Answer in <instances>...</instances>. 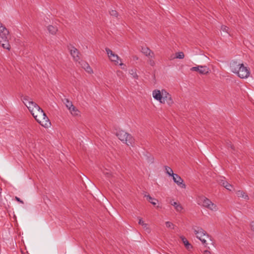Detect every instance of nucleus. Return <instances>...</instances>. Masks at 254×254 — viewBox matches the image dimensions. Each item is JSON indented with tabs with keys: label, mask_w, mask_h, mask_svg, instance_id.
I'll use <instances>...</instances> for the list:
<instances>
[{
	"label": "nucleus",
	"mask_w": 254,
	"mask_h": 254,
	"mask_svg": "<svg viewBox=\"0 0 254 254\" xmlns=\"http://www.w3.org/2000/svg\"><path fill=\"white\" fill-rule=\"evenodd\" d=\"M0 44H1V46L5 49H8V50H9L10 49V46L9 45V44H8L7 43V39L6 40V42H2V43H0Z\"/></svg>",
	"instance_id": "bb28decb"
},
{
	"label": "nucleus",
	"mask_w": 254,
	"mask_h": 254,
	"mask_svg": "<svg viewBox=\"0 0 254 254\" xmlns=\"http://www.w3.org/2000/svg\"><path fill=\"white\" fill-rule=\"evenodd\" d=\"M110 13L112 16H114L115 17H117L118 16V13L115 10H111L110 11Z\"/></svg>",
	"instance_id": "7c9ffc66"
},
{
	"label": "nucleus",
	"mask_w": 254,
	"mask_h": 254,
	"mask_svg": "<svg viewBox=\"0 0 254 254\" xmlns=\"http://www.w3.org/2000/svg\"><path fill=\"white\" fill-rule=\"evenodd\" d=\"M133 59L137 60H138V57H136V56H134L133 57Z\"/></svg>",
	"instance_id": "4c0bfd02"
},
{
	"label": "nucleus",
	"mask_w": 254,
	"mask_h": 254,
	"mask_svg": "<svg viewBox=\"0 0 254 254\" xmlns=\"http://www.w3.org/2000/svg\"><path fill=\"white\" fill-rule=\"evenodd\" d=\"M129 73L130 75L132 76V77L134 78H137L138 76L137 75L136 70L134 69H131L129 70Z\"/></svg>",
	"instance_id": "b1692460"
},
{
	"label": "nucleus",
	"mask_w": 254,
	"mask_h": 254,
	"mask_svg": "<svg viewBox=\"0 0 254 254\" xmlns=\"http://www.w3.org/2000/svg\"><path fill=\"white\" fill-rule=\"evenodd\" d=\"M193 232L198 238L205 247L207 246L206 239H209V236L202 228L200 227H193Z\"/></svg>",
	"instance_id": "20e7f679"
},
{
	"label": "nucleus",
	"mask_w": 254,
	"mask_h": 254,
	"mask_svg": "<svg viewBox=\"0 0 254 254\" xmlns=\"http://www.w3.org/2000/svg\"><path fill=\"white\" fill-rule=\"evenodd\" d=\"M230 146L231 147V148H232V149L233 148V146L231 145V144H230Z\"/></svg>",
	"instance_id": "ea45409f"
},
{
	"label": "nucleus",
	"mask_w": 254,
	"mask_h": 254,
	"mask_svg": "<svg viewBox=\"0 0 254 254\" xmlns=\"http://www.w3.org/2000/svg\"><path fill=\"white\" fill-rule=\"evenodd\" d=\"M48 30L49 31V32L50 33H51L52 34H56V33L57 32V31L58 30L57 27H54V26H52V25H49L48 27Z\"/></svg>",
	"instance_id": "6ab92c4d"
},
{
	"label": "nucleus",
	"mask_w": 254,
	"mask_h": 254,
	"mask_svg": "<svg viewBox=\"0 0 254 254\" xmlns=\"http://www.w3.org/2000/svg\"><path fill=\"white\" fill-rule=\"evenodd\" d=\"M162 90H154L152 92V96L156 100L159 101L160 103L162 102Z\"/></svg>",
	"instance_id": "f8f14e48"
},
{
	"label": "nucleus",
	"mask_w": 254,
	"mask_h": 254,
	"mask_svg": "<svg viewBox=\"0 0 254 254\" xmlns=\"http://www.w3.org/2000/svg\"><path fill=\"white\" fill-rule=\"evenodd\" d=\"M236 194L239 197H241L245 200H248L249 199V197L248 194L243 190H238L236 191Z\"/></svg>",
	"instance_id": "dca6fc26"
},
{
	"label": "nucleus",
	"mask_w": 254,
	"mask_h": 254,
	"mask_svg": "<svg viewBox=\"0 0 254 254\" xmlns=\"http://www.w3.org/2000/svg\"><path fill=\"white\" fill-rule=\"evenodd\" d=\"M104 173L105 174V175H107L108 177H109L111 175L110 173L107 171H104Z\"/></svg>",
	"instance_id": "e433bc0d"
},
{
	"label": "nucleus",
	"mask_w": 254,
	"mask_h": 254,
	"mask_svg": "<svg viewBox=\"0 0 254 254\" xmlns=\"http://www.w3.org/2000/svg\"><path fill=\"white\" fill-rule=\"evenodd\" d=\"M105 50L107 52V54L110 60L113 62H115L116 64H119L118 61L120 60L121 61V60L120 59L119 57L114 54L112 50H111L110 49L106 48L105 49Z\"/></svg>",
	"instance_id": "1a4fd4ad"
},
{
	"label": "nucleus",
	"mask_w": 254,
	"mask_h": 254,
	"mask_svg": "<svg viewBox=\"0 0 254 254\" xmlns=\"http://www.w3.org/2000/svg\"><path fill=\"white\" fill-rule=\"evenodd\" d=\"M182 242H183L186 248L188 251H190L192 249V246L186 238L184 236L180 237Z\"/></svg>",
	"instance_id": "2eb2a0df"
},
{
	"label": "nucleus",
	"mask_w": 254,
	"mask_h": 254,
	"mask_svg": "<svg viewBox=\"0 0 254 254\" xmlns=\"http://www.w3.org/2000/svg\"><path fill=\"white\" fill-rule=\"evenodd\" d=\"M171 204L175 207L177 211L180 212L183 209L182 206L177 202H173Z\"/></svg>",
	"instance_id": "aec40b11"
},
{
	"label": "nucleus",
	"mask_w": 254,
	"mask_h": 254,
	"mask_svg": "<svg viewBox=\"0 0 254 254\" xmlns=\"http://www.w3.org/2000/svg\"><path fill=\"white\" fill-rule=\"evenodd\" d=\"M64 102L68 110L71 108V107L73 106L72 102L69 101L67 99H65L64 100Z\"/></svg>",
	"instance_id": "4be33fe9"
},
{
	"label": "nucleus",
	"mask_w": 254,
	"mask_h": 254,
	"mask_svg": "<svg viewBox=\"0 0 254 254\" xmlns=\"http://www.w3.org/2000/svg\"><path fill=\"white\" fill-rule=\"evenodd\" d=\"M230 68L232 72L236 74L241 78H247L250 74L249 68L245 66L243 63L237 61L231 62Z\"/></svg>",
	"instance_id": "f03ea898"
},
{
	"label": "nucleus",
	"mask_w": 254,
	"mask_h": 254,
	"mask_svg": "<svg viewBox=\"0 0 254 254\" xmlns=\"http://www.w3.org/2000/svg\"><path fill=\"white\" fill-rule=\"evenodd\" d=\"M68 49L70 51V53L72 57L73 60L75 62H79L80 57L79 52L76 48L74 47L71 46L68 47Z\"/></svg>",
	"instance_id": "9d476101"
},
{
	"label": "nucleus",
	"mask_w": 254,
	"mask_h": 254,
	"mask_svg": "<svg viewBox=\"0 0 254 254\" xmlns=\"http://www.w3.org/2000/svg\"><path fill=\"white\" fill-rule=\"evenodd\" d=\"M190 70L197 71L201 74H206L209 72V69L205 65H197L196 66L191 67L190 68Z\"/></svg>",
	"instance_id": "6e6552de"
},
{
	"label": "nucleus",
	"mask_w": 254,
	"mask_h": 254,
	"mask_svg": "<svg viewBox=\"0 0 254 254\" xmlns=\"http://www.w3.org/2000/svg\"><path fill=\"white\" fill-rule=\"evenodd\" d=\"M117 136L122 141L125 142L127 145H131L133 141L132 136L129 134L124 130H121L117 132Z\"/></svg>",
	"instance_id": "39448f33"
},
{
	"label": "nucleus",
	"mask_w": 254,
	"mask_h": 254,
	"mask_svg": "<svg viewBox=\"0 0 254 254\" xmlns=\"http://www.w3.org/2000/svg\"><path fill=\"white\" fill-rule=\"evenodd\" d=\"M142 227H143V229H145L147 231V232L149 233L150 232V229L149 227V226H148L147 224L144 223Z\"/></svg>",
	"instance_id": "c756f323"
},
{
	"label": "nucleus",
	"mask_w": 254,
	"mask_h": 254,
	"mask_svg": "<svg viewBox=\"0 0 254 254\" xmlns=\"http://www.w3.org/2000/svg\"><path fill=\"white\" fill-rule=\"evenodd\" d=\"M15 199L16 200H17L18 202H20V203H22V204H23V203H24L23 201L22 200H21V199H20L19 197H18L17 196H15Z\"/></svg>",
	"instance_id": "473e14b6"
},
{
	"label": "nucleus",
	"mask_w": 254,
	"mask_h": 254,
	"mask_svg": "<svg viewBox=\"0 0 254 254\" xmlns=\"http://www.w3.org/2000/svg\"><path fill=\"white\" fill-rule=\"evenodd\" d=\"M21 100L33 117L41 126L48 127L51 123L43 110L28 96H22Z\"/></svg>",
	"instance_id": "f257e3e1"
},
{
	"label": "nucleus",
	"mask_w": 254,
	"mask_h": 254,
	"mask_svg": "<svg viewBox=\"0 0 254 254\" xmlns=\"http://www.w3.org/2000/svg\"><path fill=\"white\" fill-rule=\"evenodd\" d=\"M70 113L73 116H77L78 115L79 111L77 110V109H76V108L73 106L71 108L69 109Z\"/></svg>",
	"instance_id": "412c9836"
},
{
	"label": "nucleus",
	"mask_w": 254,
	"mask_h": 254,
	"mask_svg": "<svg viewBox=\"0 0 254 254\" xmlns=\"http://www.w3.org/2000/svg\"><path fill=\"white\" fill-rule=\"evenodd\" d=\"M162 96H163V97L161 103H166L169 106H171L173 104L174 101L171 95L166 90L162 89Z\"/></svg>",
	"instance_id": "423d86ee"
},
{
	"label": "nucleus",
	"mask_w": 254,
	"mask_h": 254,
	"mask_svg": "<svg viewBox=\"0 0 254 254\" xmlns=\"http://www.w3.org/2000/svg\"><path fill=\"white\" fill-rule=\"evenodd\" d=\"M224 187H225L227 190H231L233 188V186L228 183Z\"/></svg>",
	"instance_id": "2f4dec72"
},
{
	"label": "nucleus",
	"mask_w": 254,
	"mask_h": 254,
	"mask_svg": "<svg viewBox=\"0 0 254 254\" xmlns=\"http://www.w3.org/2000/svg\"><path fill=\"white\" fill-rule=\"evenodd\" d=\"M145 223L144 222V221L142 220V219L141 218H139V221H138V224L139 225H141L142 226H143V225Z\"/></svg>",
	"instance_id": "72a5a7b5"
},
{
	"label": "nucleus",
	"mask_w": 254,
	"mask_h": 254,
	"mask_svg": "<svg viewBox=\"0 0 254 254\" xmlns=\"http://www.w3.org/2000/svg\"><path fill=\"white\" fill-rule=\"evenodd\" d=\"M120 65H124V64L122 63H120Z\"/></svg>",
	"instance_id": "58836bf2"
},
{
	"label": "nucleus",
	"mask_w": 254,
	"mask_h": 254,
	"mask_svg": "<svg viewBox=\"0 0 254 254\" xmlns=\"http://www.w3.org/2000/svg\"><path fill=\"white\" fill-rule=\"evenodd\" d=\"M221 30L227 34L230 35L229 28L225 25H222L221 28Z\"/></svg>",
	"instance_id": "a878e982"
},
{
	"label": "nucleus",
	"mask_w": 254,
	"mask_h": 254,
	"mask_svg": "<svg viewBox=\"0 0 254 254\" xmlns=\"http://www.w3.org/2000/svg\"><path fill=\"white\" fill-rule=\"evenodd\" d=\"M166 173L167 174H168L169 176H172L175 174L173 173V171L172 169L168 167V166H165Z\"/></svg>",
	"instance_id": "5701e85b"
},
{
	"label": "nucleus",
	"mask_w": 254,
	"mask_h": 254,
	"mask_svg": "<svg viewBox=\"0 0 254 254\" xmlns=\"http://www.w3.org/2000/svg\"><path fill=\"white\" fill-rule=\"evenodd\" d=\"M165 224H166V226L167 227L171 228L173 229L174 228V225L172 223L167 221V222H166Z\"/></svg>",
	"instance_id": "cd10ccee"
},
{
	"label": "nucleus",
	"mask_w": 254,
	"mask_h": 254,
	"mask_svg": "<svg viewBox=\"0 0 254 254\" xmlns=\"http://www.w3.org/2000/svg\"><path fill=\"white\" fill-rule=\"evenodd\" d=\"M174 182L182 188H186V185L183 183V180L178 174H175L172 176Z\"/></svg>",
	"instance_id": "9b49d317"
},
{
	"label": "nucleus",
	"mask_w": 254,
	"mask_h": 254,
	"mask_svg": "<svg viewBox=\"0 0 254 254\" xmlns=\"http://www.w3.org/2000/svg\"><path fill=\"white\" fill-rule=\"evenodd\" d=\"M203 254H211V252L208 250H205L203 252Z\"/></svg>",
	"instance_id": "c9c22d12"
},
{
	"label": "nucleus",
	"mask_w": 254,
	"mask_h": 254,
	"mask_svg": "<svg viewBox=\"0 0 254 254\" xmlns=\"http://www.w3.org/2000/svg\"><path fill=\"white\" fill-rule=\"evenodd\" d=\"M197 203L213 211H216L218 209L215 204L213 203L210 199L203 196H199L198 198Z\"/></svg>",
	"instance_id": "7ed1b4c3"
},
{
	"label": "nucleus",
	"mask_w": 254,
	"mask_h": 254,
	"mask_svg": "<svg viewBox=\"0 0 254 254\" xmlns=\"http://www.w3.org/2000/svg\"><path fill=\"white\" fill-rule=\"evenodd\" d=\"M141 52L146 56H148L151 58H154L155 55L154 53L147 47H142Z\"/></svg>",
	"instance_id": "ddd939ff"
},
{
	"label": "nucleus",
	"mask_w": 254,
	"mask_h": 254,
	"mask_svg": "<svg viewBox=\"0 0 254 254\" xmlns=\"http://www.w3.org/2000/svg\"><path fill=\"white\" fill-rule=\"evenodd\" d=\"M153 59V58H150V59L148 60V64L152 66H154L155 65V62Z\"/></svg>",
	"instance_id": "c85d7f7f"
},
{
	"label": "nucleus",
	"mask_w": 254,
	"mask_h": 254,
	"mask_svg": "<svg viewBox=\"0 0 254 254\" xmlns=\"http://www.w3.org/2000/svg\"><path fill=\"white\" fill-rule=\"evenodd\" d=\"M250 225H251V229L254 232V222H252L251 223Z\"/></svg>",
	"instance_id": "f704fd0d"
},
{
	"label": "nucleus",
	"mask_w": 254,
	"mask_h": 254,
	"mask_svg": "<svg viewBox=\"0 0 254 254\" xmlns=\"http://www.w3.org/2000/svg\"><path fill=\"white\" fill-rule=\"evenodd\" d=\"M9 34L8 30L0 22V43L6 42Z\"/></svg>",
	"instance_id": "0eeeda50"
},
{
	"label": "nucleus",
	"mask_w": 254,
	"mask_h": 254,
	"mask_svg": "<svg viewBox=\"0 0 254 254\" xmlns=\"http://www.w3.org/2000/svg\"><path fill=\"white\" fill-rule=\"evenodd\" d=\"M80 64L81 66L89 73H93V70L89 64L85 62H82Z\"/></svg>",
	"instance_id": "4468645a"
},
{
	"label": "nucleus",
	"mask_w": 254,
	"mask_h": 254,
	"mask_svg": "<svg viewBox=\"0 0 254 254\" xmlns=\"http://www.w3.org/2000/svg\"><path fill=\"white\" fill-rule=\"evenodd\" d=\"M185 57V55L183 52H180L176 54L175 58L177 59H182Z\"/></svg>",
	"instance_id": "393cba45"
},
{
	"label": "nucleus",
	"mask_w": 254,
	"mask_h": 254,
	"mask_svg": "<svg viewBox=\"0 0 254 254\" xmlns=\"http://www.w3.org/2000/svg\"><path fill=\"white\" fill-rule=\"evenodd\" d=\"M217 182L223 187H224L228 183V182L225 180V178L222 176H220L218 178Z\"/></svg>",
	"instance_id": "f3484780"
},
{
	"label": "nucleus",
	"mask_w": 254,
	"mask_h": 254,
	"mask_svg": "<svg viewBox=\"0 0 254 254\" xmlns=\"http://www.w3.org/2000/svg\"><path fill=\"white\" fill-rule=\"evenodd\" d=\"M145 197H147V200L153 205H155L157 204V202L158 200L149 195H145Z\"/></svg>",
	"instance_id": "a211bd4d"
}]
</instances>
